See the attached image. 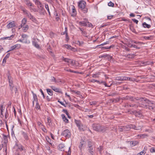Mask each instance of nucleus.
<instances>
[{
	"mask_svg": "<svg viewBox=\"0 0 155 155\" xmlns=\"http://www.w3.org/2000/svg\"><path fill=\"white\" fill-rule=\"evenodd\" d=\"M135 99L138 101V103L140 107L147 108L149 100L145 97L143 98L140 97H136Z\"/></svg>",
	"mask_w": 155,
	"mask_h": 155,
	"instance_id": "f257e3e1",
	"label": "nucleus"
},
{
	"mask_svg": "<svg viewBox=\"0 0 155 155\" xmlns=\"http://www.w3.org/2000/svg\"><path fill=\"white\" fill-rule=\"evenodd\" d=\"M94 130L99 132H104L106 131L107 127L99 124H94L92 125Z\"/></svg>",
	"mask_w": 155,
	"mask_h": 155,
	"instance_id": "f03ea898",
	"label": "nucleus"
},
{
	"mask_svg": "<svg viewBox=\"0 0 155 155\" xmlns=\"http://www.w3.org/2000/svg\"><path fill=\"white\" fill-rule=\"evenodd\" d=\"M86 2L81 0L78 2V6L79 8L84 13L87 12V8L86 7Z\"/></svg>",
	"mask_w": 155,
	"mask_h": 155,
	"instance_id": "7ed1b4c3",
	"label": "nucleus"
},
{
	"mask_svg": "<svg viewBox=\"0 0 155 155\" xmlns=\"http://www.w3.org/2000/svg\"><path fill=\"white\" fill-rule=\"evenodd\" d=\"M33 1L35 2V4L37 5L40 12L41 13L44 12L45 10L41 2L39 0H33Z\"/></svg>",
	"mask_w": 155,
	"mask_h": 155,
	"instance_id": "20e7f679",
	"label": "nucleus"
},
{
	"mask_svg": "<svg viewBox=\"0 0 155 155\" xmlns=\"http://www.w3.org/2000/svg\"><path fill=\"white\" fill-rule=\"evenodd\" d=\"M8 79L9 82V85L10 90L12 92L13 87H14V85L13 83L12 77L9 75L8 76Z\"/></svg>",
	"mask_w": 155,
	"mask_h": 155,
	"instance_id": "39448f33",
	"label": "nucleus"
},
{
	"mask_svg": "<svg viewBox=\"0 0 155 155\" xmlns=\"http://www.w3.org/2000/svg\"><path fill=\"white\" fill-rule=\"evenodd\" d=\"M118 129L120 132L128 131L130 130V127L129 125L124 126H120Z\"/></svg>",
	"mask_w": 155,
	"mask_h": 155,
	"instance_id": "423d86ee",
	"label": "nucleus"
},
{
	"mask_svg": "<svg viewBox=\"0 0 155 155\" xmlns=\"http://www.w3.org/2000/svg\"><path fill=\"white\" fill-rule=\"evenodd\" d=\"M22 10L26 16L33 21L35 22L36 21V18L25 9H23Z\"/></svg>",
	"mask_w": 155,
	"mask_h": 155,
	"instance_id": "0eeeda50",
	"label": "nucleus"
},
{
	"mask_svg": "<svg viewBox=\"0 0 155 155\" xmlns=\"http://www.w3.org/2000/svg\"><path fill=\"white\" fill-rule=\"evenodd\" d=\"M148 107L149 110L155 111V103L149 100L148 103Z\"/></svg>",
	"mask_w": 155,
	"mask_h": 155,
	"instance_id": "6e6552de",
	"label": "nucleus"
},
{
	"mask_svg": "<svg viewBox=\"0 0 155 155\" xmlns=\"http://www.w3.org/2000/svg\"><path fill=\"white\" fill-rule=\"evenodd\" d=\"M61 135L65 137L69 138L71 136V132L69 130L66 129L62 132Z\"/></svg>",
	"mask_w": 155,
	"mask_h": 155,
	"instance_id": "1a4fd4ad",
	"label": "nucleus"
},
{
	"mask_svg": "<svg viewBox=\"0 0 155 155\" xmlns=\"http://www.w3.org/2000/svg\"><path fill=\"white\" fill-rule=\"evenodd\" d=\"M129 126L130 127V129H132L135 130H139L141 129V127L140 126H137L133 124H130Z\"/></svg>",
	"mask_w": 155,
	"mask_h": 155,
	"instance_id": "9d476101",
	"label": "nucleus"
},
{
	"mask_svg": "<svg viewBox=\"0 0 155 155\" xmlns=\"http://www.w3.org/2000/svg\"><path fill=\"white\" fill-rule=\"evenodd\" d=\"M51 88L54 91L56 92H58L61 94H63V92L61 91V89L59 88L56 87L54 86H50Z\"/></svg>",
	"mask_w": 155,
	"mask_h": 155,
	"instance_id": "9b49d317",
	"label": "nucleus"
},
{
	"mask_svg": "<svg viewBox=\"0 0 155 155\" xmlns=\"http://www.w3.org/2000/svg\"><path fill=\"white\" fill-rule=\"evenodd\" d=\"M87 23H89L88 19L85 18L84 19V21L79 22V24L82 26H87Z\"/></svg>",
	"mask_w": 155,
	"mask_h": 155,
	"instance_id": "f8f14e48",
	"label": "nucleus"
},
{
	"mask_svg": "<svg viewBox=\"0 0 155 155\" xmlns=\"http://www.w3.org/2000/svg\"><path fill=\"white\" fill-rule=\"evenodd\" d=\"M16 25L15 24L14 21H12L9 23L6 26L7 28H10L16 27Z\"/></svg>",
	"mask_w": 155,
	"mask_h": 155,
	"instance_id": "ddd939ff",
	"label": "nucleus"
},
{
	"mask_svg": "<svg viewBox=\"0 0 155 155\" xmlns=\"http://www.w3.org/2000/svg\"><path fill=\"white\" fill-rule=\"evenodd\" d=\"M127 79L126 77H116L115 80L118 81H127Z\"/></svg>",
	"mask_w": 155,
	"mask_h": 155,
	"instance_id": "4468645a",
	"label": "nucleus"
},
{
	"mask_svg": "<svg viewBox=\"0 0 155 155\" xmlns=\"http://www.w3.org/2000/svg\"><path fill=\"white\" fill-rule=\"evenodd\" d=\"M72 12L71 14V16L73 17L77 15V11L75 7L73 5L71 6Z\"/></svg>",
	"mask_w": 155,
	"mask_h": 155,
	"instance_id": "2eb2a0df",
	"label": "nucleus"
},
{
	"mask_svg": "<svg viewBox=\"0 0 155 155\" xmlns=\"http://www.w3.org/2000/svg\"><path fill=\"white\" fill-rule=\"evenodd\" d=\"M64 145L62 143L60 144L58 147V149L61 151L64 150Z\"/></svg>",
	"mask_w": 155,
	"mask_h": 155,
	"instance_id": "dca6fc26",
	"label": "nucleus"
},
{
	"mask_svg": "<svg viewBox=\"0 0 155 155\" xmlns=\"http://www.w3.org/2000/svg\"><path fill=\"white\" fill-rule=\"evenodd\" d=\"M61 116L63 121L66 123H68L69 122V121L66 117L65 115L64 114H62Z\"/></svg>",
	"mask_w": 155,
	"mask_h": 155,
	"instance_id": "f3484780",
	"label": "nucleus"
},
{
	"mask_svg": "<svg viewBox=\"0 0 155 155\" xmlns=\"http://www.w3.org/2000/svg\"><path fill=\"white\" fill-rule=\"evenodd\" d=\"M122 99L127 100H129L132 101H133V97L132 96H127L126 97H123Z\"/></svg>",
	"mask_w": 155,
	"mask_h": 155,
	"instance_id": "a211bd4d",
	"label": "nucleus"
},
{
	"mask_svg": "<svg viewBox=\"0 0 155 155\" xmlns=\"http://www.w3.org/2000/svg\"><path fill=\"white\" fill-rule=\"evenodd\" d=\"M135 56V54H129L126 55L125 56L130 58H132Z\"/></svg>",
	"mask_w": 155,
	"mask_h": 155,
	"instance_id": "6ab92c4d",
	"label": "nucleus"
},
{
	"mask_svg": "<svg viewBox=\"0 0 155 155\" xmlns=\"http://www.w3.org/2000/svg\"><path fill=\"white\" fill-rule=\"evenodd\" d=\"M144 28H150L151 26L150 25L147 24L146 22H144L142 24Z\"/></svg>",
	"mask_w": 155,
	"mask_h": 155,
	"instance_id": "aec40b11",
	"label": "nucleus"
},
{
	"mask_svg": "<svg viewBox=\"0 0 155 155\" xmlns=\"http://www.w3.org/2000/svg\"><path fill=\"white\" fill-rule=\"evenodd\" d=\"M47 92L49 95L50 96H52L53 94V91L50 89H46Z\"/></svg>",
	"mask_w": 155,
	"mask_h": 155,
	"instance_id": "412c9836",
	"label": "nucleus"
},
{
	"mask_svg": "<svg viewBox=\"0 0 155 155\" xmlns=\"http://www.w3.org/2000/svg\"><path fill=\"white\" fill-rule=\"evenodd\" d=\"M22 135H23L24 138L26 140H28V136L27 134L25 133V132H22Z\"/></svg>",
	"mask_w": 155,
	"mask_h": 155,
	"instance_id": "4be33fe9",
	"label": "nucleus"
},
{
	"mask_svg": "<svg viewBox=\"0 0 155 155\" xmlns=\"http://www.w3.org/2000/svg\"><path fill=\"white\" fill-rule=\"evenodd\" d=\"M27 20L26 19L24 18L21 21L22 23L21 25V27H22V26L25 25L26 23Z\"/></svg>",
	"mask_w": 155,
	"mask_h": 155,
	"instance_id": "5701e85b",
	"label": "nucleus"
},
{
	"mask_svg": "<svg viewBox=\"0 0 155 155\" xmlns=\"http://www.w3.org/2000/svg\"><path fill=\"white\" fill-rule=\"evenodd\" d=\"M68 63H70L72 66H74L75 65V61L72 59H70Z\"/></svg>",
	"mask_w": 155,
	"mask_h": 155,
	"instance_id": "b1692460",
	"label": "nucleus"
},
{
	"mask_svg": "<svg viewBox=\"0 0 155 155\" xmlns=\"http://www.w3.org/2000/svg\"><path fill=\"white\" fill-rule=\"evenodd\" d=\"M88 150L89 152L91 154V155H94V150L92 147L88 148Z\"/></svg>",
	"mask_w": 155,
	"mask_h": 155,
	"instance_id": "393cba45",
	"label": "nucleus"
},
{
	"mask_svg": "<svg viewBox=\"0 0 155 155\" xmlns=\"http://www.w3.org/2000/svg\"><path fill=\"white\" fill-rule=\"evenodd\" d=\"M148 136V135L146 134H140L138 135V136L142 138H144L146 137H147Z\"/></svg>",
	"mask_w": 155,
	"mask_h": 155,
	"instance_id": "a878e982",
	"label": "nucleus"
},
{
	"mask_svg": "<svg viewBox=\"0 0 155 155\" xmlns=\"http://www.w3.org/2000/svg\"><path fill=\"white\" fill-rule=\"evenodd\" d=\"M88 148L92 147L93 145V143L90 140H88Z\"/></svg>",
	"mask_w": 155,
	"mask_h": 155,
	"instance_id": "bb28decb",
	"label": "nucleus"
},
{
	"mask_svg": "<svg viewBox=\"0 0 155 155\" xmlns=\"http://www.w3.org/2000/svg\"><path fill=\"white\" fill-rule=\"evenodd\" d=\"M32 44L36 48H39V45L38 44H37V43L35 41H33Z\"/></svg>",
	"mask_w": 155,
	"mask_h": 155,
	"instance_id": "cd10ccee",
	"label": "nucleus"
},
{
	"mask_svg": "<svg viewBox=\"0 0 155 155\" xmlns=\"http://www.w3.org/2000/svg\"><path fill=\"white\" fill-rule=\"evenodd\" d=\"M106 57H108V58H111L112 57L110 56V55L109 54H104L101 55L99 56V58H106Z\"/></svg>",
	"mask_w": 155,
	"mask_h": 155,
	"instance_id": "c85d7f7f",
	"label": "nucleus"
},
{
	"mask_svg": "<svg viewBox=\"0 0 155 155\" xmlns=\"http://www.w3.org/2000/svg\"><path fill=\"white\" fill-rule=\"evenodd\" d=\"M100 74V73L98 72L96 74H93L92 75V77L94 78H99V75Z\"/></svg>",
	"mask_w": 155,
	"mask_h": 155,
	"instance_id": "c756f323",
	"label": "nucleus"
},
{
	"mask_svg": "<svg viewBox=\"0 0 155 155\" xmlns=\"http://www.w3.org/2000/svg\"><path fill=\"white\" fill-rule=\"evenodd\" d=\"M33 100L34 101H35L36 103H38V99L37 96L36 94H33Z\"/></svg>",
	"mask_w": 155,
	"mask_h": 155,
	"instance_id": "7c9ffc66",
	"label": "nucleus"
},
{
	"mask_svg": "<svg viewBox=\"0 0 155 155\" xmlns=\"http://www.w3.org/2000/svg\"><path fill=\"white\" fill-rule=\"evenodd\" d=\"M84 144V141L83 140H81V141L80 142V144L79 147L81 150V148L82 147L83 145Z\"/></svg>",
	"mask_w": 155,
	"mask_h": 155,
	"instance_id": "2f4dec72",
	"label": "nucleus"
},
{
	"mask_svg": "<svg viewBox=\"0 0 155 155\" xmlns=\"http://www.w3.org/2000/svg\"><path fill=\"white\" fill-rule=\"evenodd\" d=\"M45 8L47 10L49 15H51V13L50 12L49 9V8L48 5L47 4H45Z\"/></svg>",
	"mask_w": 155,
	"mask_h": 155,
	"instance_id": "473e14b6",
	"label": "nucleus"
},
{
	"mask_svg": "<svg viewBox=\"0 0 155 155\" xmlns=\"http://www.w3.org/2000/svg\"><path fill=\"white\" fill-rule=\"evenodd\" d=\"M62 60L64 61L65 62L68 63L69 62L70 59L66 58H64V57H62Z\"/></svg>",
	"mask_w": 155,
	"mask_h": 155,
	"instance_id": "72a5a7b5",
	"label": "nucleus"
},
{
	"mask_svg": "<svg viewBox=\"0 0 155 155\" xmlns=\"http://www.w3.org/2000/svg\"><path fill=\"white\" fill-rule=\"evenodd\" d=\"M143 38L146 40H152L153 39V36H144Z\"/></svg>",
	"mask_w": 155,
	"mask_h": 155,
	"instance_id": "f704fd0d",
	"label": "nucleus"
},
{
	"mask_svg": "<svg viewBox=\"0 0 155 155\" xmlns=\"http://www.w3.org/2000/svg\"><path fill=\"white\" fill-rule=\"evenodd\" d=\"M75 121L78 127L80 126L81 124V121L80 120H75Z\"/></svg>",
	"mask_w": 155,
	"mask_h": 155,
	"instance_id": "c9c22d12",
	"label": "nucleus"
},
{
	"mask_svg": "<svg viewBox=\"0 0 155 155\" xmlns=\"http://www.w3.org/2000/svg\"><path fill=\"white\" fill-rule=\"evenodd\" d=\"M126 78H127V81H130L133 82H134L135 81V79L134 78H130L128 77H126Z\"/></svg>",
	"mask_w": 155,
	"mask_h": 155,
	"instance_id": "e433bc0d",
	"label": "nucleus"
},
{
	"mask_svg": "<svg viewBox=\"0 0 155 155\" xmlns=\"http://www.w3.org/2000/svg\"><path fill=\"white\" fill-rule=\"evenodd\" d=\"M114 47V45H110V46L109 47H101V48L102 49H110V48L113 47Z\"/></svg>",
	"mask_w": 155,
	"mask_h": 155,
	"instance_id": "4c0bfd02",
	"label": "nucleus"
},
{
	"mask_svg": "<svg viewBox=\"0 0 155 155\" xmlns=\"http://www.w3.org/2000/svg\"><path fill=\"white\" fill-rule=\"evenodd\" d=\"M22 28V29L25 31L27 30L28 28V25L23 26Z\"/></svg>",
	"mask_w": 155,
	"mask_h": 155,
	"instance_id": "58836bf2",
	"label": "nucleus"
},
{
	"mask_svg": "<svg viewBox=\"0 0 155 155\" xmlns=\"http://www.w3.org/2000/svg\"><path fill=\"white\" fill-rule=\"evenodd\" d=\"M78 127L80 131H81L84 130V129L83 128V126L81 124L80 125V126H78Z\"/></svg>",
	"mask_w": 155,
	"mask_h": 155,
	"instance_id": "ea45409f",
	"label": "nucleus"
},
{
	"mask_svg": "<svg viewBox=\"0 0 155 155\" xmlns=\"http://www.w3.org/2000/svg\"><path fill=\"white\" fill-rule=\"evenodd\" d=\"M103 147L101 146H100L99 147L97 148V150L99 151L100 153H101V150H103Z\"/></svg>",
	"mask_w": 155,
	"mask_h": 155,
	"instance_id": "a19ab883",
	"label": "nucleus"
},
{
	"mask_svg": "<svg viewBox=\"0 0 155 155\" xmlns=\"http://www.w3.org/2000/svg\"><path fill=\"white\" fill-rule=\"evenodd\" d=\"M15 49V47H14V45L11 47V49L9 50L7 52H8L10 51H13L14 50V49Z\"/></svg>",
	"mask_w": 155,
	"mask_h": 155,
	"instance_id": "79ce46f5",
	"label": "nucleus"
},
{
	"mask_svg": "<svg viewBox=\"0 0 155 155\" xmlns=\"http://www.w3.org/2000/svg\"><path fill=\"white\" fill-rule=\"evenodd\" d=\"M108 5L109 6H110L112 7H113L114 6V3H112L110 1L108 3Z\"/></svg>",
	"mask_w": 155,
	"mask_h": 155,
	"instance_id": "37998d69",
	"label": "nucleus"
},
{
	"mask_svg": "<svg viewBox=\"0 0 155 155\" xmlns=\"http://www.w3.org/2000/svg\"><path fill=\"white\" fill-rule=\"evenodd\" d=\"M22 37L23 38V40H25V39H26L28 37V36L26 35H21Z\"/></svg>",
	"mask_w": 155,
	"mask_h": 155,
	"instance_id": "c03bdc74",
	"label": "nucleus"
},
{
	"mask_svg": "<svg viewBox=\"0 0 155 155\" xmlns=\"http://www.w3.org/2000/svg\"><path fill=\"white\" fill-rule=\"evenodd\" d=\"M145 153L144 150H143L139 153H138L137 155H143Z\"/></svg>",
	"mask_w": 155,
	"mask_h": 155,
	"instance_id": "a18cd8bd",
	"label": "nucleus"
},
{
	"mask_svg": "<svg viewBox=\"0 0 155 155\" xmlns=\"http://www.w3.org/2000/svg\"><path fill=\"white\" fill-rule=\"evenodd\" d=\"M117 93L114 92V93H111L110 94H108V95L110 96H111L113 97V96H114V95H117Z\"/></svg>",
	"mask_w": 155,
	"mask_h": 155,
	"instance_id": "49530a36",
	"label": "nucleus"
},
{
	"mask_svg": "<svg viewBox=\"0 0 155 155\" xmlns=\"http://www.w3.org/2000/svg\"><path fill=\"white\" fill-rule=\"evenodd\" d=\"M3 105H1L0 106V110H1V114L2 115V114H3L2 112H3Z\"/></svg>",
	"mask_w": 155,
	"mask_h": 155,
	"instance_id": "de8ad7c7",
	"label": "nucleus"
},
{
	"mask_svg": "<svg viewBox=\"0 0 155 155\" xmlns=\"http://www.w3.org/2000/svg\"><path fill=\"white\" fill-rule=\"evenodd\" d=\"M127 106L129 107H136L137 106L136 104H128Z\"/></svg>",
	"mask_w": 155,
	"mask_h": 155,
	"instance_id": "09e8293b",
	"label": "nucleus"
},
{
	"mask_svg": "<svg viewBox=\"0 0 155 155\" xmlns=\"http://www.w3.org/2000/svg\"><path fill=\"white\" fill-rule=\"evenodd\" d=\"M132 143L131 144V145H132L133 146H135L136 145H137V142L136 141H134L132 142Z\"/></svg>",
	"mask_w": 155,
	"mask_h": 155,
	"instance_id": "8fccbe9b",
	"label": "nucleus"
},
{
	"mask_svg": "<svg viewBox=\"0 0 155 155\" xmlns=\"http://www.w3.org/2000/svg\"><path fill=\"white\" fill-rule=\"evenodd\" d=\"M130 29L132 31V32H135V30L134 29V28L133 26H130Z\"/></svg>",
	"mask_w": 155,
	"mask_h": 155,
	"instance_id": "3c124183",
	"label": "nucleus"
},
{
	"mask_svg": "<svg viewBox=\"0 0 155 155\" xmlns=\"http://www.w3.org/2000/svg\"><path fill=\"white\" fill-rule=\"evenodd\" d=\"M51 81L52 82H56V80L55 78L54 77H52L51 79Z\"/></svg>",
	"mask_w": 155,
	"mask_h": 155,
	"instance_id": "603ef678",
	"label": "nucleus"
},
{
	"mask_svg": "<svg viewBox=\"0 0 155 155\" xmlns=\"http://www.w3.org/2000/svg\"><path fill=\"white\" fill-rule=\"evenodd\" d=\"M40 106L38 103H36V108L37 109H39L40 108Z\"/></svg>",
	"mask_w": 155,
	"mask_h": 155,
	"instance_id": "864d4df0",
	"label": "nucleus"
},
{
	"mask_svg": "<svg viewBox=\"0 0 155 155\" xmlns=\"http://www.w3.org/2000/svg\"><path fill=\"white\" fill-rule=\"evenodd\" d=\"M62 111H63L64 113H65L67 115H68V114H69L67 110L66 109H63L62 110Z\"/></svg>",
	"mask_w": 155,
	"mask_h": 155,
	"instance_id": "5fc2aeb1",
	"label": "nucleus"
},
{
	"mask_svg": "<svg viewBox=\"0 0 155 155\" xmlns=\"http://www.w3.org/2000/svg\"><path fill=\"white\" fill-rule=\"evenodd\" d=\"M15 35H12L9 37H8V39L11 40L12 38H13L14 37Z\"/></svg>",
	"mask_w": 155,
	"mask_h": 155,
	"instance_id": "6e6d98bb",
	"label": "nucleus"
},
{
	"mask_svg": "<svg viewBox=\"0 0 155 155\" xmlns=\"http://www.w3.org/2000/svg\"><path fill=\"white\" fill-rule=\"evenodd\" d=\"M8 113L7 111V109H6V113H5V119H7V118L8 117Z\"/></svg>",
	"mask_w": 155,
	"mask_h": 155,
	"instance_id": "4d7b16f0",
	"label": "nucleus"
},
{
	"mask_svg": "<svg viewBox=\"0 0 155 155\" xmlns=\"http://www.w3.org/2000/svg\"><path fill=\"white\" fill-rule=\"evenodd\" d=\"M65 47L68 49H71L72 48L71 46L68 45H66Z\"/></svg>",
	"mask_w": 155,
	"mask_h": 155,
	"instance_id": "13d9d810",
	"label": "nucleus"
},
{
	"mask_svg": "<svg viewBox=\"0 0 155 155\" xmlns=\"http://www.w3.org/2000/svg\"><path fill=\"white\" fill-rule=\"evenodd\" d=\"M27 5H28V6H33V5L32 4V3L29 2H27Z\"/></svg>",
	"mask_w": 155,
	"mask_h": 155,
	"instance_id": "bf43d9fd",
	"label": "nucleus"
},
{
	"mask_svg": "<svg viewBox=\"0 0 155 155\" xmlns=\"http://www.w3.org/2000/svg\"><path fill=\"white\" fill-rule=\"evenodd\" d=\"M150 151L151 153L155 152V149L154 147H152L150 149Z\"/></svg>",
	"mask_w": 155,
	"mask_h": 155,
	"instance_id": "052dcab7",
	"label": "nucleus"
},
{
	"mask_svg": "<svg viewBox=\"0 0 155 155\" xmlns=\"http://www.w3.org/2000/svg\"><path fill=\"white\" fill-rule=\"evenodd\" d=\"M10 53H8L5 56V57L4 58H6L7 59L10 56Z\"/></svg>",
	"mask_w": 155,
	"mask_h": 155,
	"instance_id": "680f3d73",
	"label": "nucleus"
},
{
	"mask_svg": "<svg viewBox=\"0 0 155 155\" xmlns=\"http://www.w3.org/2000/svg\"><path fill=\"white\" fill-rule=\"evenodd\" d=\"M40 91L41 92L42 95H43V98H44L45 97V95H44V94L42 90L41 89H40Z\"/></svg>",
	"mask_w": 155,
	"mask_h": 155,
	"instance_id": "e2e57ef3",
	"label": "nucleus"
},
{
	"mask_svg": "<svg viewBox=\"0 0 155 155\" xmlns=\"http://www.w3.org/2000/svg\"><path fill=\"white\" fill-rule=\"evenodd\" d=\"M84 43V42L83 41H81V42L80 41H78L77 44H79V45H81Z\"/></svg>",
	"mask_w": 155,
	"mask_h": 155,
	"instance_id": "0e129e2a",
	"label": "nucleus"
},
{
	"mask_svg": "<svg viewBox=\"0 0 155 155\" xmlns=\"http://www.w3.org/2000/svg\"><path fill=\"white\" fill-rule=\"evenodd\" d=\"M141 64H143L144 65H146L150 64L149 63V62L148 61H147V62H143Z\"/></svg>",
	"mask_w": 155,
	"mask_h": 155,
	"instance_id": "69168bd1",
	"label": "nucleus"
},
{
	"mask_svg": "<svg viewBox=\"0 0 155 155\" xmlns=\"http://www.w3.org/2000/svg\"><path fill=\"white\" fill-rule=\"evenodd\" d=\"M71 148H70V147H69V150H68V152L67 155H71Z\"/></svg>",
	"mask_w": 155,
	"mask_h": 155,
	"instance_id": "338daca9",
	"label": "nucleus"
},
{
	"mask_svg": "<svg viewBox=\"0 0 155 155\" xmlns=\"http://www.w3.org/2000/svg\"><path fill=\"white\" fill-rule=\"evenodd\" d=\"M132 20L134 22L136 23V24H137L138 22V21L136 20V19H132Z\"/></svg>",
	"mask_w": 155,
	"mask_h": 155,
	"instance_id": "774afa93",
	"label": "nucleus"
}]
</instances>
